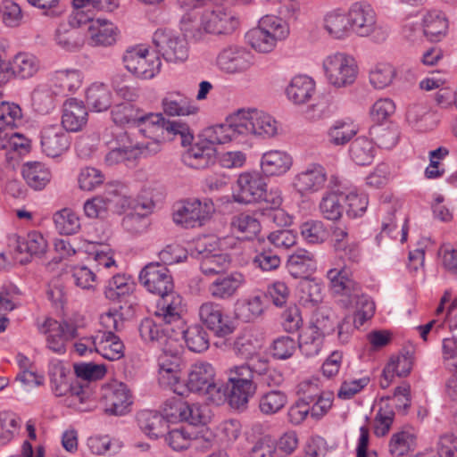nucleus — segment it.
<instances>
[{
  "instance_id": "f257e3e1",
  "label": "nucleus",
  "mask_w": 457,
  "mask_h": 457,
  "mask_svg": "<svg viewBox=\"0 0 457 457\" xmlns=\"http://www.w3.org/2000/svg\"><path fill=\"white\" fill-rule=\"evenodd\" d=\"M112 121L119 126L138 128L145 133L147 129L166 130L169 134L180 137L181 144H191L194 136L187 124L176 120H166L162 113H146L132 104L125 103L115 105L111 112Z\"/></svg>"
},
{
  "instance_id": "f03ea898",
  "label": "nucleus",
  "mask_w": 457,
  "mask_h": 457,
  "mask_svg": "<svg viewBox=\"0 0 457 457\" xmlns=\"http://www.w3.org/2000/svg\"><path fill=\"white\" fill-rule=\"evenodd\" d=\"M327 278L333 293L341 296L340 303L345 308L355 309V312L352 316L353 325L355 328L362 326L367 320L373 316L374 303L361 292L360 286L349 276L345 269H330L327 272Z\"/></svg>"
},
{
  "instance_id": "7ed1b4c3",
  "label": "nucleus",
  "mask_w": 457,
  "mask_h": 457,
  "mask_svg": "<svg viewBox=\"0 0 457 457\" xmlns=\"http://www.w3.org/2000/svg\"><path fill=\"white\" fill-rule=\"evenodd\" d=\"M351 33L360 37H370L374 42H385L389 37V29L378 21L373 6L365 1H357L348 7Z\"/></svg>"
},
{
  "instance_id": "20e7f679",
  "label": "nucleus",
  "mask_w": 457,
  "mask_h": 457,
  "mask_svg": "<svg viewBox=\"0 0 457 457\" xmlns=\"http://www.w3.org/2000/svg\"><path fill=\"white\" fill-rule=\"evenodd\" d=\"M288 35L289 26L287 21L278 16L265 15L261 18L256 27L245 34V39L257 53L269 54Z\"/></svg>"
},
{
  "instance_id": "39448f33",
  "label": "nucleus",
  "mask_w": 457,
  "mask_h": 457,
  "mask_svg": "<svg viewBox=\"0 0 457 457\" xmlns=\"http://www.w3.org/2000/svg\"><path fill=\"white\" fill-rule=\"evenodd\" d=\"M125 69L140 79H151L161 71L159 56L149 47L139 45L128 48L122 57Z\"/></svg>"
},
{
  "instance_id": "423d86ee",
  "label": "nucleus",
  "mask_w": 457,
  "mask_h": 457,
  "mask_svg": "<svg viewBox=\"0 0 457 457\" xmlns=\"http://www.w3.org/2000/svg\"><path fill=\"white\" fill-rule=\"evenodd\" d=\"M187 386L192 392L208 395L213 403L219 404L226 399V394L215 379V370L208 362H197L191 366Z\"/></svg>"
},
{
  "instance_id": "0eeeda50",
  "label": "nucleus",
  "mask_w": 457,
  "mask_h": 457,
  "mask_svg": "<svg viewBox=\"0 0 457 457\" xmlns=\"http://www.w3.org/2000/svg\"><path fill=\"white\" fill-rule=\"evenodd\" d=\"M162 353L158 358L159 383L169 387L174 393L182 395L180 379V345L177 341H170V345L161 348Z\"/></svg>"
},
{
  "instance_id": "6e6552de",
  "label": "nucleus",
  "mask_w": 457,
  "mask_h": 457,
  "mask_svg": "<svg viewBox=\"0 0 457 457\" xmlns=\"http://www.w3.org/2000/svg\"><path fill=\"white\" fill-rule=\"evenodd\" d=\"M213 212V203L209 199H187L173 205L172 219L176 224L184 228H195L208 220Z\"/></svg>"
},
{
  "instance_id": "1a4fd4ad",
  "label": "nucleus",
  "mask_w": 457,
  "mask_h": 457,
  "mask_svg": "<svg viewBox=\"0 0 457 457\" xmlns=\"http://www.w3.org/2000/svg\"><path fill=\"white\" fill-rule=\"evenodd\" d=\"M153 43L158 54L170 63H181L189 56V45L184 35L166 29H157Z\"/></svg>"
},
{
  "instance_id": "9d476101",
  "label": "nucleus",
  "mask_w": 457,
  "mask_h": 457,
  "mask_svg": "<svg viewBox=\"0 0 457 457\" xmlns=\"http://www.w3.org/2000/svg\"><path fill=\"white\" fill-rule=\"evenodd\" d=\"M323 69L329 84L337 88L352 85L358 74L354 59L343 53L327 56L323 61Z\"/></svg>"
},
{
  "instance_id": "9b49d317",
  "label": "nucleus",
  "mask_w": 457,
  "mask_h": 457,
  "mask_svg": "<svg viewBox=\"0 0 457 457\" xmlns=\"http://www.w3.org/2000/svg\"><path fill=\"white\" fill-rule=\"evenodd\" d=\"M237 112L243 137L270 138L278 134V125L271 115L257 109H240Z\"/></svg>"
},
{
  "instance_id": "f8f14e48",
  "label": "nucleus",
  "mask_w": 457,
  "mask_h": 457,
  "mask_svg": "<svg viewBox=\"0 0 457 457\" xmlns=\"http://www.w3.org/2000/svg\"><path fill=\"white\" fill-rule=\"evenodd\" d=\"M37 328L46 337V347L58 354H63L67 342L77 337V326L67 320L59 322L46 318L42 323H38Z\"/></svg>"
},
{
  "instance_id": "ddd939ff",
  "label": "nucleus",
  "mask_w": 457,
  "mask_h": 457,
  "mask_svg": "<svg viewBox=\"0 0 457 457\" xmlns=\"http://www.w3.org/2000/svg\"><path fill=\"white\" fill-rule=\"evenodd\" d=\"M326 168L318 162H312L298 170L292 178L291 187L301 196L321 191L328 181Z\"/></svg>"
},
{
  "instance_id": "4468645a",
  "label": "nucleus",
  "mask_w": 457,
  "mask_h": 457,
  "mask_svg": "<svg viewBox=\"0 0 457 457\" xmlns=\"http://www.w3.org/2000/svg\"><path fill=\"white\" fill-rule=\"evenodd\" d=\"M266 179L258 170L240 173L236 182L237 190L233 194L234 201L243 204L262 203L265 188L268 187Z\"/></svg>"
},
{
  "instance_id": "2eb2a0df",
  "label": "nucleus",
  "mask_w": 457,
  "mask_h": 457,
  "mask_svg": "<svg viewBox=\"0 0 457 457\" xmlns=\"http://www.w3.org/2000/svg\"><path fill=\"white\" fill-rule=\"evenodd\" d=\"M254 63L253 54L245 46L230 45L220 50L216 64L227 74H240L250 70Z\"/></svg>"
},
{
  "instance_id": "dca6fc26",
  "label": "nucleus",
  "mask_w": 457,
  "mask_h": 457,
  "mask_svg": "<svg viewBox=\"0 0 457 457\" xmlns=\"http://www.w3.org/2000/svg\"><path fill=\"white\" fill-rule=\"evenodd\" d=\"M108 211L121 213L129 209L132 211L145 210L151 212L154 203L149 199H132L126 187L122 185H109L104 194Z\"/></svg>"
},
{
  "instance_id": "f3484780",
  "label": "nucleus",
  "mask_w": 457,
  "mask_h": 457,
  "mask_svg": "<svg viewBox=\"0 0 457 457\" xmlns=\"http://www.w3.org/2000/svg\"><path fill=\"white\" fill-rule=\"evenodd\" d=\"M209 239L204 237L197 240L190 248V255L200 260V270L206 276L220 275L230 264L229 256L226 253H212L208 248Z\"/></svg>"
},
{
  "instance_id": "a211bd4d",
  "label": "nucleus",
  "mask_w": 457,
  "mask_h": 457,
  "mask_svg": "<svg viewBox=\"0 0 457 457\" xmlns=\"http://www.w3.org/2000/svg\"><path fill=\"white\" fill-rule=\"evenodd\" d=\"M201 15V28L213 35H229L237 26L238 20L221 6H207Z\"/></svg>"
},
{
  "instance_id": "6ab92c4d",
  "label": "nucleus",
  "mask_w": 457,
  "mask_h": 457,
  "mask_svg": "<svg viewBox=\"0 0 457 457\" xmlns=\"http://www.w3.org/2000/svg\"><path fill=\"white\" fill-rule=\"evenodd\" d=\"M139 279L147 291L160 296L171 293L174 288L170 270L159 262L145 265L139 274Z\"/></svg>"
},
{
  "instance_id": "aec40b11",
  "label": "nucleus",
  "mask_w": 457,
  "mask_h": 457,
  "mask_svg": "<svg viewBox=\"0 0 457 457\" xmlns=\"http://www.w3.org/2000/svg\"><path fill=\"white\" fill-rule=\"evenodd\" d=\"M198 317L201 322L217 337H223L234 331L230 318L224 314L220 303L212 301L203 303L198 308Z\"/></svg>"
},
{
  "instance_id": "412c9836",
  "label": "nucleus",
  "mask_w": 457,
  "mask_h": 457,
  "mask_svg": "<svg viewBox=\"0 0 457 457\" xmlns=\"http://www.w3.org/2000/svg\"><path fill=\"white\" fill-rule=\"evenodd\" d=\"M102 400L106 414L121 416L129 411L132 395L126 384L113 382L103 388Z\"/></svg>"
},
{
  "instance_id": "4be33fe9",
  "label": "nucleus",
  "mask_w": 457,
  "mask_h": 457,
  "mask_svg": "<svg viewBox=\"0 0 457 457\" xmlns=\"http://www.w3.org/2000/svg\"><path fill=\"white\" fill-rule=\"evenodd\" d=\"M160 297L154 312L155 317L162 320L166 327L183 328L185 323L182 319L185 312L183 298L173 291Z\"/></svg>"
},
{
  "instance_id": "5701e85b",
  "label": "nucleus",
  "mask_w": 457,
  "mask_h": 457,
  "mask_svg": "<svg viewBox=\"0 0 457 457\" xmlns=\"http://www.w3.org/2000/svg\"><path fill=\"white\" fill-rule=\"evenodd\" d=\"M71 138L67 132L58 124L44 126L40 131L42 152L49 157L55 158L64 154L70 147Z\"/></svg>"
},
{
  "instance_id": "b1692460",
  "label": "nucleus",
  "mask_w": 457,
  "mask_h": 457,
  "mask_svg": "<svg viewBox=\"0 0 457 457\" xmlns=\"http://www.w3.org/2000/svg\"><path fill=\"white\" fill-rule=\"evenodd\" d=\"M293 156L287 151L270 149L260 159V172L266 178L285 176L293 167Z\"/></svg>"
},
{
  "instance_id": "393cba45",
  "label": "nucleus",
  "mask_w": 457,
  "mask_h": 457,
  "mask_svg": "<svg viewBox=\"0 0 457 457\" xmlns=\"http://www.w3.org/2000/svg\"><path fill=\"white\" fill-rule=\"evenodd\" d=\"M138 330L145 343L161 348L170 345V341H177L170 328L166 327L163 321L156 318L155 315L144 319L139 324Z\"/></svg>"
},
{
  "instance_id": "a878e982",
  "label": "nucleus",
  "mask_w": 457,
  "mask_h": 457,
  "mask_svg": "<svg viewBox=\"0 0 457 457\" xmlns=\"http://www.w3.org/2000/svg\"><path fill=\"white\" fill-rule=\"evenodd\" d=\"M170 415L194 426L205 425L212 419V412L209 406L181 401L177 402L171 407Z\"/></svg>"
},
{
  "instance_id": "bb28decb",
  "label": "nucleus",
  "mask_w": 457,
  "mask_h": 457,
  "mask_svg": "<svg viewBox=\"0 0 457 457\" xmlns=\"http://www.w3.org/2000/svg\"><path fill=\"white\" fill-rule=\"evenodd\" d=\"M245 282V276L237 271L219 275L209 284L208 292L214 299L228 300L236 295Z\"/></svg>"
},
{
  "instance_id": "cd10ccee",
  "label": "nucleus",
  "mask_w": 457,
  "mask_h": 457,
  "mask_svg": "<svg viewBox=\"0 0 457 457\" xmlns=\"http://www.w3.org/2000/svg\"><path fill=\"white\" fill-rule=\"evenodd\" d=\"M329 191L323 195L319 209L321 215L329 220H337L342 217L344 208L340 203L341 180L332 175L329 179Z\"/></svg>"
},
{
  "instance_id": "c85d7f7f",
  "label": "nucleus",
  "mask_w": 457,
  "mask_h": 457,
  "mask_svg": "<svg viewBox=\"0 0 457 457\" xmlns=\"http://www.w3.org/2000/svg\"><path fill=\"white\" fill-rule=\"evenodd\" d=\"M87 109L83 102L70 98L62 105L61 127L66 131H79L87 124Z\"/></svg>"
},
{
  "instance_id": "c756f323",
  "label": "nucleus",
  "mask_w": 457,
  "mask_h": 457,
  "mask_svg": "<svg viewBox=\"0 0 457 457\" xmlns=\"http://www.w3.org/2000/svg\"><path fill=\"white\" fill-rule=\"evenodd\" d=\"M215 160L216 150L207 141L195 143L182 154L184 164L196 170L209 168Z\"/></svg>"
},
{
  "instance_id": "7c9ffc66",
  "label": "nucleus",
  "mask_w": 457,
  "mask_h": 457,
  "mask_svg": "<svg viewBox=\"0 0 457 457\" xmlns=\"http://www.w3.org/2000/svg\"><path fill=\"white\" fill-rule=\"evenodd\" d=\"M240 125L237 111L227 119L225 123L215 125L207 129L208 143L212 145L213 144H226L237 140L239 137H243V130Z\"/></svg>"
},
{
  "instance_id": "2f4dec72",
  "label": "nucleus",
  "mask_w": 457,
  "mask_h": 457,
  "mask_svg": "<svg viewBox=\"0 0 457 457\" xmlns=\"http://www.w3.org/2000/svg\"><path fill=\"white\" fill-rule=\"evenodd\" d=\"M0 150L4 152L8 162L18 160L29 150V141L12 129L0 126Z\"/></svg>"
},
{
  "instance_id": "473e14b6",
  "label": "nucleus",
  "mask_w": 457,
  "mask_h": 457,
  "mask_svg": "<svg viewBox=\"0 0 457 457\" xmlns=\"http://www.w3.org/2000/svg\"><path fill=\"white\" fill-rule=\"evenodd\" d=\"M174 337L177 338L179 344V337H182L187 348L194 353L205 352L210 346V338L207 331L202 325L195 324L186 328L185 323L183 328H170Z\"/></svg>"
},
{
  "instance_id": "72a5a7b5",
  "label": "nucleus",
  "mask_w": 457,
  "mask_h": 457,
  "mask_svg": "<svg viewBox=\"0 0 457 457\" xmlns=\"http://www.w3.org/2000/svg\"><path fill=\"white\" fill-rule=\"evenodd\" d=\"M406 120L414 129L424 132L433 129L437 125L439 119L436 111H433L426 104L419 103L409 106L406 112Z\"/></svg>"
},
{
  "instance_id": "f704fd0d",
  "label": "nucleus",
  "mask_w": 457,
  "mask_h": 457,
  "mask_svg": "<svg viewBox=\"0 0 457 457\" xmlns=\"http://www.w3.org/2000/svg\"><path fill=\"white\" fill-rule=\"evenodd\" d=\"M161 104L163 113L170 117L190 116L198 112V108L190 98L177 91L167 93Z\"/></svg>"
},
{
  "instance_id": "c9c22d12",
  "label": "nucleus",
  "mask_w": 457,
  "mask_h": 457,
  "mask_svg": "<svg viewBox=\"0 0 457 457\" xmlns=\"http://www.w3.org/2000/svg\"><path fill=\"white\" fill-rule=\"evenodd\" d=\"M323 27L336 39H344L352 35L348 9L337 8L328 12L323 18Z\"/></svg>"
},
{
  "instance_id": "e433bc0d",
  "label": "nucleus",
  "mask_w": 457,
  "mask_h": 457,
  "mask_svg": "<svg viewBox=\"0 0 457 457\" xmlns=\"http://www.w3.org/2000/svg\"><path fill=\"white\" fill-rule=\"evenodd\" d=\"M314 93L315 82L305 75L295 76L286 88L288 100L297 105L306 104Z\"/></svg>"
},
{
  "instance_id": "4c0bfd02",
  "label": "nucleus",
  "mask_w": 457,
  "mask_h": 457,
  "mask_svg": "<svg viewBox=\"0 0 457 457\" xmlns=\"http://www.w3.org/2000/svg\"><path fill=\"white\" fill-rule=\"evenodd\" d=\"M54 39L60 48L67 52L78 51L85 42V37L81 31L66 21L58 25Z\"/></svg>"
},
{
  "instance_id": "58836bf2",
  "label": "nucleus",
  "mask_w": 457,
  "mask_h": 457,
  "mask_svg": "<svg viewBox=\"0 0 457 457\" xmlns=\"http://www.w3.org/2000/svg\"><path fill=\"white\" fill-rule=\"evenodd\" d=\"M96 353L109 361H117L124 356V345L112 332L96 333Z\"/></svg>"
},
{
  "instance_id": "ea45409f",
  "label": "nucleus",
  "mask_w": 457,
  "mask_h": 457,
  "mask_svg": "<svg viewBox=\"0 0 457 457\" xmlns=\"http://www.w3.org/2000/svg\"><path fill=\"white\" fill-rule=\"evenodd\" d=\"M50 82L56 95L65 96L81 87L82 76L78 70H59L52 74Z\"/></svg>"
},
{
  "instance_id": "a19ab883",
  "label": "nucleus",
  "mask_w": 457,
  "mask_h": 457,
  "mask_svg": "<svg viewBox=\"0 0 457 457\" xmlns=\"http://www.w3.org/2000/svg\"><path fill=\"white\" fill-rule=\"evenodd\" d=\"M87 30L89 44L93 46H108L116 41L117 29L105 20L92 21Z\"/></svg>"
},
{
  "instance_id": "79ce46f5",
  "label": "nucleus",
  "mask_w": 457,
  "mask_h": 457,
  "mask_svg": "<svg viewBox=\"0 0 457 457\" xmlns=\"http://www.w3.org/2000/svg\"><path fill=\"white\" fill-rule=\"evenodd\" d=\"M232 232L243 240H253L261 232V223L255 215L242 212L234 216L230 222Z\"/></svg>"
},
{
  "instance_id": "37998d69",
  "label": "nucleus",
  "mask_w": 457,
  "mask_h": 457,
  "mask_svg": "<svg viewBox=\"0 0 457 457\" xmlns=\"http://www.w3.org/2000/svg\"><path fill=\"white\" fill-rule=\"evenodd\" d=\"M287 267L289 273L295 277L306 276L316 270V260L314 254L305 249H297L289 255Z\"/></svg>"
},
{
  "instance_id": "c03bdc74",
  "label": "nucleus",
  "mask_w": 457,
  "mask_h": 457,
  "mask_svg": "<svg viewBox=\"0 0 457 457\" xmlns=\"http://www.w3.org/2000/svg\"><path fill=\"white\" fill-rule=\"evenodd\" d=\"M137 420L140 429L152 439L162 436L166 431L167 421L157 411H141L137 413Z\"/></svg>"
},
{
  "instance_id": "a18cd8bd",
  "label": "nucleus",
  "mask_w": 457,
  "mask_h": 457,
  "mask_svg": "<svg viewBox=\"0 0 457 457\" xmlns=\"http://www.w3.org/2000/svg\"><path fill=\"white\" fill-rule=\"evenodd\" d=\"M416 435L412 428H403L394 433L388 443V451L393 457H405L414 450Z\"/></svg>"
},
{
  "instance_id": "49530a36",
  "label": "nucleus",
  "mask_w": 457,
  "mask_h": 457,
  "mask_svg": "<svg viewBox=\"0 0 457 457\" xmlns=\"http://www.w3.org/2000/svg\"><path fill=\"white\" fill-rule=\"evenodd\" d=\"M357 134L356 125L350 120H335L327 130V141L332 146H343Z\"/></svg>"
},
{
  "instance_id": "de8ad7c7",
  "label": "nucleus",
  "mask_w": 457,
  "mask_h": 457,
  "mask_svg": "<svg viewBox=\"0 0 457 457\" xmlns=\"http://www.w3.org/2000/svg\"><path fill=\"white\" fill-rule=\"evenodd\" d=\"M22 176L27 184L35 190L45 188L52 179L49 168L40 162H29L23 164Z\"/></svg>"
},
{
  "instance_id": "09e8293b",
  "label": "nucleus",
  "mask_w": 457,
  "mask_h": 457,
  "mask_svg": "<svg viewBox=\"0 0 457 457\" xmlns=\"http://www.w3.org/2000/svg\"><path fill=\"white\" fill-rule=\"evenodd\" d=\"M300 304L306 308H313L323 300V287L315 278H304L297 287Z\"/></svg>"
},
{
  "instance_id": "8fccbe9b",
  "label": "nucleus",
  "mask_w": 457,
  "mask_h": 457,
  "mask_svg": "<svg viewBox=\"0 0 457 457\" xmlns=\"http://www.w3.org/2000/svg\"><path fill=\"white\" fill-rule=\"evenodd\" d=\"M12 77L26 79L35 76L40 70L39 59L30 53L17 54L12 62Z\"/></svg>"
},
{
  "instance_id": "3c124183",
  "label": "nucleus",
  "mask_w": 457,
  "mask_h": 457,
  "mask_svg": "<svg viewBox=\"0 0 457 457\" xmlns=\"http://www.w3.org/2000/svg\"><path fill=\"white\" fill-rule=\"evenodd\" d=\"M16 250L27 253L30 257L42 256L47 250V241L38 231H30L24 237H18Z\"/></svg>"
},
{
  "instance_id": "603ef678",
  "label": "nucleus",
  "mask_w": 457,
  "mask_h": 457,
  "mask_svg": "<svg viewBox=\"0 0 457 457\" xmlns=\"http://www.w3.org/2000/svg\"><path fill=\"white\" fill-rule=\"evenodd\" d=\"M262 346V339L252 331H245L237 336L233 343V352L237 356L248 360L259 353Z\"/></svg>"
},
{
  "instance_id": "864d4df0",
  "label": "nucleus",
  "mask_w": 457,
  "mask_h": 457,
  "mask_svg": "<svg viewBox=\"0 0 457 457\" xmlns=\"http://www.w3.org/2000/svg\"><path fill=\"white\" fill-rule=\"evenodd\" d=\"M341 198L347 204V215L352 218L363 215L369 204L368 196L363 193L359 194L357 188L352 186L345 187L341 184Z\"/></svg>"
},
{
  "instance_id": "5fc2aeb1",
  "label": "nucleus",
  "mask_w": 457,
  "mask_h": 457,
  "mask_svg": "<svg viewBox=\"0 0 457 457\" xmlns=\"http://www.w3.org/2000/svg\"><path fill=\"white\" fill-rule=\"evenodd\" d=\"M87 105L95 112L106 111L112 104V96L110 89L102 83L92 84L86 92Z\"/></svg>"
},
{
  "instance_id": "6e6d98bb",
  "label": "nucleus",
  "mask_w": 457,
  "mask_h": 457,
  "mask_svg": "<svg viewBox=\"0 0 457 457\" xmlns=\"http://www.w3.org/2000/svg\"><path fill=\"white\" fill-rule=\"evenodd\" d=\"M55 90L51 85L37 87L32 93L33 109L39 114H48L56 106Z\"/></svg>"
},
{
  "instance_id": "4d7b16f0",
  "label": "nucleus",
  "mask_w": 457,
  "mask_h": 457,
  "mask_svg": "<svg viewBox=\"0 0 457 457\" xmlns=\"http://www.w3.org/2000/svg\"><path fill=\"white\" fill-rule=\"evenodd\" d=\"M265 295H251L237 303V316L245 322L253 321L262 315L264 312Z\"/></svg>"
},
{
  "instance_id": "13d9d810",
  "label": "nucleus",
  "mask_w": 457,
  "mask_h": 457,
  "mask_svg": "<svg viewBox=\"0 0 457 457\" xmlns=\"http://www.w3.org/2000/svg\"><path fill=\"white\" fill-rule=\"evenodd\" d=\"M349 154L357 165H369L375 156L374 144L370 139L360 137L352 143Z\"/></svg>"
},
{
  "instance_id": "bf43d9fd",
  "label": "nucleus",
  "mask_w": 457,
  "mask_h": 457,
  "mask_svg": "<svg viewBox=\"0 0 457 457\" xmlns=\"http://www.w3.org/2000/svg\"><path fill=\"white\" fill-rule=\"evenodd\" d=\"M425 37L429 40H439L448 28L447 20L438 11H429L423 17Z\"/></svg>"
},
{
  "instance_id": "052dcab7",
  "label": "nucleus",
  "mask_w": 457,
  "mask_h": 457,
  "mask_svg": "<svg viewBox=\"0 0 457 457\" xmlns=\"http://www.w3.org/2000/svg\"><path fill=\"white\" fill-rule=\"evenodd\" d=\"M230 390L228 395L229 404L237 409L245 407L249 398L255 393L254 382L228 383Z\"/></svg>"
},
{
  "instance_id": "680f3d73",
  "label": "nucleus",
  "mask_w": 457,
  "mask_h": 457,
  "mask_svg": "<svg viewBox=\"0 0 457 457\" xmlns=\"http://www.w3.org/2000/svg\"><path fill=\"white\" fill-rule=\"evenodd\" d=\"M449 155V150L445 146L428 152L429 163L424 170V176L428 179L442 178L445 173L443 161Z\"/></svg>"
},
{
  "instance_id": "e2e57ef3",
  "label": "nucleus",
  "mask_w": 457,
  "mask_h": 457,
  "mask_svg": "<svg viewBox=\"0 0 457 457\" xmlns=\"http://www.w3.org/2000/svg\"><path fill=\"white\" fill-rule=\"evenodd\" d=\"M287 403L286 394L280 390H270L259 399V409L265 415L278 412Z\"/></svg>"
},
{
  "instance_id": "0e129e2a",
  "label": "nucleus",
  "mask_w": 457,
  "mask_h": 457,
  "mask_svg": "<svg viewBox=\"0 0 457 457\" xmlns=\"http://www.w3.org/2000/svg\"><path fill=\"white\" fill-rule=\"evenodd\" d=\"M56 229L60 234L72 235L80 228L79 216L71 209H62L54 216Z\"/></svg>"
},
{
  "instance_id": "69168bd1",
  "label": "nucleus",
  "mask_w": 457,
  "mask_h": 457,
  "mask_svg": "<svg viewBox=\"0 0 457 457\" xmlns=\"http://www.w3.org/2000/svg\"><path fill=\"white\" fill-rule=\"evenodd\" d=\"M134 283L129 277L117 274L112 278L105 287V297L115 301L120 297L130 294L134 290Z\"/></svg>"
},
{
  "instance_id": "338daca9",
  "label": "nucleus",
  "mask_w": 457,
  "mask_h": 457,
  "mask_svg": "<svg viewBox=\"0 0 457 457\" xmlns=\"http://www.w3.org/2000/svg\"><path fill=\"white\" fill-rule=\"evenodd\" d=\"M73 6L74 10L66 21L71 26L79 29L82 25L87 23L90 25L92 21H96L94 20V8L88 0H73Z\"/></svg>"
},
{
  "instance_id": "774afa93",
  "label": "nucleus",
  "mask_w": 457,
  "mask_h": 457,
  "mask_svg": "<svg viewBox=\"0 0 457 457\" xmlns=\"http://www.w3.org/2000/svg\"><path fill=\"white\" fill-rule=\"evenodd\" d=\"M395 74V70L391 64L378 63L370 71L369 79L373 87L383 89L391 85Z\"/></svg>"
}]
</instances>
